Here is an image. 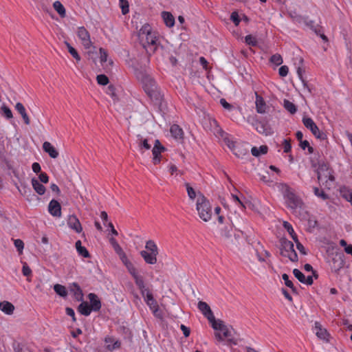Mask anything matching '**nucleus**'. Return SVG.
Returning <instances> with one entry per match:
<instances>
[{
    "mask_svg": "<svg viewBox=\"0 0 352 352\" xmlns=\"http://www.w3.org/2000/svg\"><path fill=\"white\" fill-rule=\"evenodd\" d=\"M196 209L199 218L204 222H208L211 219L212 214L211 205L206 197L200 192L198 194Z\"/></svg>",
    "mask_w": 352,
    "mask_h": 352,
    "instance_id": "f257e3e1",
    "label": "nucleus"
},
{
    "mask_svg": "<svg viewBox=\"0 0 352 352\" xmlns=\"http://www.w3.org/2000/svg\"><path fill=\"white\" fill-rule=\"evenodd\" d=\"M283 195L286 200V204L289 208L296 212L298 208H301L303 203L298 196L292 190L290 187L287 184L283 186Z\"/></svg>",
    "mask_w": 352,
    "mask_h": 352,
    "instance_id": "f03ea898",
    "label": "nucleus"
},
{
    "mask_svg": "<svg viewBox=\"0 0 352 352\" xmlns=\"http://www.w3.org/2000/svg\"><path fill=\"white\" fill-rule=\"evenodd\" d=\"M142 295L146 302V305L149 307L153 315L158 318H162L163 316L162 310L159 308L157 301L154 299L152 292L148 287H142L141 289Z\"/></svg>",
    "mask_w": 352,
    "mask_h": 352,
    "instance_id": "7ed1b4c3",
    "label": "nucleus"
},
{
    "mask_svg": "<svg viewBox=\"0 0 352 352\" xmlns=\"http://www.w3.org/2000/svg\"><path fill=\"white\" fill-rule=\"evenodd\" d=\"M143 88L146 94L155 100L161 98V93L156 85L155 81L150 76H146L142 79Z\"/></svg>",
    "mask_w": 352,
    "mask_h": 352,
    "instance_id": "20e7f679",
    "label": "nucleus"
},
{
    "mask_svg": "<svg viewBox=\"0 0 352 352\" xmlns=\"http://www.w3.org/2000/svg\"><path fill=\"white\" fill-rule=\"evenodd\" d=\"M280 252L283 256L287 257L291 261H298V255L294 248V243L285 238L280 239Z\"/></svg>",
    "mask_w": 352,
    "mask_h": 352,
    "instance_id": "39448f33",
    "label": "nucleus"
},
{
    "mask_svg": "<svg viewBox=\"0 0 352 352\" xmlns=\"http://www.w3.org/2000/svg\"><path fill=\"white\" fill-rule=\"evenodd\" d=\"M318 165L317 176L319 182L327 183L328 181L333 182L335 180L333 175V170L327 163L318 162Z\"/></svg>",
    "mask_w": 352,
    "mask_h": 352,
    "instance_id": "423d86ee",
    "label": "nucleus"
},
{
    "mask_svg": "<svg viewBox=\"0 0 352 352\" xmlns=\"http://www.w3.org/2000/svg\"><path fill=\"white\" fill-rule=\"evenodd\" d=\"M302 123L307 129H309L311 131L312 134L316 138L320 140H324L327 139V135L324 132L320 131L318 126L316 124V123L311 118L303 117Z\"/></svg>",
    "mask_w": 352,
    "mask_h": 352,
    "instance_id": "0eeeda50",
    "label": "nucleus"
},
{
    "mask_svg": "<svg viewBox=\"0 0 352 352\" xmlns=\"http://www.w3.org/2000/svg\"><path fill=\"white\" fill-rule=\"evenodd\" d=\"M76 34L85 49L88 50L91 48L92 46V42L91 41L90 34L85 27H78L76 31Z\"/></svg>",
    "mask_w": 352,
    "mask_h": 352,
    "instance_id": "6e6552de",
    "label": "nucleus"
},
{
    "mask_svg": "<svg viewBox=\"0 0 352 352\" xmlns=\"http://www.w3.org/2000/svg\"><path fill=\"white\" fill-rule=\"evenodd\" d=\"M143 47L148 52H154L157 49V39L154 36L153 32L148 34V35L145 36L144 41H140Z\"/></svg>",
    "mask_w": 352,
    "mask_h": 352,
    "instance_id": "1a4fd4ad",
    "label": "nucleus"
},
{
    "mask_svg": "<svg viewBox=\"0 0 352 352\" xmlns=\"http://www.w3.org/2000/svg\"><path fill=\"white\" fill-rule=\"evenodd\" d=\"M166 150L165 147L162 145L160 140H156L155 141L154 146L152 149L153 153V163L154 164H158L162 160V153Z\"/></svg>",
    "mask_w": 352,
    "mask_h": 352,
    "instance_id": "9d476101",
    "label": "nucleus"
},
{
    "mask_svg": "<svg viewBox=\"0 0 352 352\" xmlns=\"http://www.w3.org/2000/svg\"><path fill=\"white\" fill-rule=\"evenodd\" d=\"M67 223L68 227L74 230L76 233H81L82 232L81 223L75 214H72L68 217Z\"/></svg>",
    "mask_w": 352,
    "mask_h": 352,
    "instance_id": "9b49d317",
    "label": "nucleus"
},
{
    "mask_svg": "<svg viewBox=\"0 0 352 352\" xmlns=\"http://www.w3.org/2000/svg\"><path fill=\"white\" fill-rule=\"evenodd\" d=\"M254 126L256 130L261 134L267 136L273 133V130L267 122L264 121H256Z\"/></svg>",
    "mask_w": 352,
    "mask_h": 352,
    "instance_id": "f8f14e48",
    "label": "nucleus"
},
{
    "mask_svg": "<svg viewBox=\"0 0 352 352\" xmlns=\"http://www.w3.org/2000/svg\"><path fill=\"white\" fill-rule=\"evenodd\" d=\"M48 212L51 215L55 217H61V206L59 202L55 199L50 201L48 205Z\"/></svg>",
    "mask_w": 352,
    "mask_h": 352,
    "instance_id": "ddd939ff",
    "label": "nucleus"
},
{
    "mask_svg": "<svg viewBox=\"0 0 352 352\" xmlns=\"http://www.w3.org/2000/svg\"><path fill=\"white\" fill-rule=\"evenodd\" d=\"M313 331L318 338L328 341L329 335L327 329L323 328L319 322H315Z\"/></svg>",
    "mask_w": 352,
    "mask_h": 352,
    "instance_id": "4468645a",
    "label": "nucleus"
},
{
    "mask_svg": "<svg viewBox=\"0 0 352 352\" xmlns=\"http://www.w3.org/2000/svg\"><path fill=\"white\" fill-rule=\"evenodd\" d=\"M232 330L233 329L231 327H228L225 324L220 331L222 332V334L219 332H216L214 333V336L219 341H223L225 338L230 339L232 337Z\"/></svg>",
    "mask_w": 352,
    "mask_h": 352,
    "instance_id": "2eb2a0df",
    "label": "nucleus"
},
{
    "mask_svg": "<svg viewBox=\"0 0 352 352\" xmlns=\"http://www.w3.org/2000/svg\"><path fill=\"white\" fill-rule=\"evenodd\" d=\"M294 276L302 283L310 285L313 283V276L311 275L307 277L298 269L293 270Z\"/></svg>",
    "mask_w": 352,
    "mask_h": 352,
    "instance_id": "dca6fc26",
    "label": "nucleus"
},
{
    "mask_svg": "<svg viewBox=\"0 0 352 352\" xmlns=\"http://www.w3.org/2000/svg\"><path fill=\"white\" fill-rule=\"evenodd\" d=\"M140 254L143 258L145 263L147 264L155 265L157 262V254L153 253V254L151 252H148L146 250H142L140 252Z\"/></svg>",
    "mask_w": 352,
    "mask_h": 352,
    "instance_id": "f3484780",
    "label": "nucleus"
},
{
    "mask_svg": "<svg viewBox=\"0 0 352 352\" xmlns=\"http://www.w3.org/2000/svg\"><path fill=\"white\" fill-rule=\"evenodd\" d=\"M198 308L208 320L212 319L214 317V314L212 312L210 307L206 302L203 301L199 302Z\"/></svg>",
    "mask_w": 352,
    "mask_h": 352,
    "instance_id": "a211bd4d",
    "label": "nucleus"
},
{
    "mask_svg": "<svg viewBox=\"0 0 352 352\" xmlns=\"http://www.w3.org/2000/svg\"><path fill=\"white\" fill-rule=\"evenodd\" d=\"M220 234L224 239L232 241L233 235V228L231 224L227 223V225L220 228Z\"/></svg>",
    "mask_w": 352,
    "mask_h": 352,
    "instance_id": "6ab92c4d",
    "label": "nucleus"
},
{
    "mask_svg": "<svg viewBox=\"0 0 352 352\" xmlns=\"http://www.w3.org/2000/svg\"><path fill=\"white\" fill-rule=\"evenodd\" d=\"M88 298L90 301V306L93 311H98L101 308V302L98 297L95 294L90 293L88 295Z\"/></svg>",
    "mask_w": 352,
    "mask_h": 352,
    "instance_id": "aec40b11",
    "label": "nucleus"
},
{
    "mask_svg": "<svg viewBox=\"0 0 352 352\" xmlns=\"http://www.w3.org/2000/svg\"><path fill=\"white\" fill-rule=\"evenodd\" d=\"M256 109L258 113H266L267 105L264 99L256 93Z\"/></svg>",
    "mask_w": 352,
    "mask_h": 352,
    "instance_id": "412c9836",
    "label": "nucleus"
},
{
    "mask_svg": "<svg viewBox=\"0 0 352 352\" xmlns=\"http://www.w3.org/2000/svg\"><path fill=\"white\" fill-rule=\"evenodd\" d=\"M43 149L52 158H56L58 156V152L55 147L49 142H45L43 144Z\"/></svg>",
    "mask_w": 352,
    "mask_h": 352,
    "instance_id": "4be33fe9",
    "label": "nucleus"
},
{
    "mask_svg": "<svg viewBox=\"0 0 352 352\" xmlns=\"http://www.w3.org/2000/svg\"><path fill=\"white\" fill-rule=\"evenodd\" d=\"M15 109L21 116V117L24 121V123L27 125H29L30 124V120L26 113V110H25L23 104L21 102H17L15 105Z\"/></svg>",
    "mask_w": 352,
    "mask_h": 352,
    "instance_id": "5701e85b",
    "label": "nucleus"
},
{
    "mask_svg": "<svg viewBox=\"0 0 352 352\" xmlns=\"http://www.w3.org/2000/svg\"><path fill=\"white\" fill-rule=\"evenodd\" d=\"M104 342L106 344L107 349L111 351L118 349L120 346V342L118 340H115V339L111 336L105 338Z\"/></svg>",
    "mask_w": 352,
    "mask_h": 352,
    "instance_id": "b1692460",
    "label": "nucleus"
},
{
    "mask_svg": "<svg viewBox=\"0 0 352 352\" xmlns=\"http://www.w3.org/2000/svg\"><path fill=\"white\" fill-rule=\"evenodd\" d=\"M170 132L172 136L175 139L182 140L184 138V131L177 124H173L170 126Z\"/></svg>",
    "mask_w": 352,
    "mask_h": 352,
    "instance_id": "393cba45",
    "label": "nucleus"
},
{
    "mask_svg": "<svg viewBox=\"0 0 352 352\" xmlns=\"http://www.w3.org/2000/svg\"><path fill=\"white\" fill-rule=\"evenodd\" d=\"M31 183L34 190L40 195H43L45 192V187L36 178H32Z\"/></svg>",
    "mask_w": 352,
    "mask_h": 352,
    "instance_id": "a878e982",
    "label": "nucleus"
},
{
    "mask_svg": "<svg viewBox=\"0 0 352 352\" xmlns=\"http://www.w3.org/2000/svg\"><path fill=\"white\" fill-rule=\"evenodd\" d=\"M78 311L80 314L88 316L90 315L93 309L87 303V302L83 301L79 305Z\"/></svg>",
    "mask_w": 352,
    "mask_h": 352,
    "instance_id": "bb28decb",
    "label": "nucleus"
},
{
    "mask_svg": "<svg viewBox=\"0 0 352 352\" xmlns=\"http://www.w3.org/2000/svg\"><path fill=\"white\" fill-rule=\"evenodd\" d=\"M0 309L6 314L11 315L13 314L14 307L8 301H3L0 302Z\"/></svg>",
    "mask_w": 352,
    "mask_h": 352,
    "instance_id": "cd10ccee",
    "label": "nucleus"
},
{
    "mask_svg": "<svg viewBox=\"0 0 352 352\" xmlns=\"http://www.w3.org/2000/svg\"><path fill=\"white\" fill-rule=\"evenodd\" d=\"M162 17L167 27L171 28L175 24V18L173 14L168 12H162Z\"/></svg>",
    "mask_w": 352,
    "mask_h": 352,
    "instance_id": "c85d7f7f",
    "label": "nucleus"
},
{
    "mask_svg": "<svg viewBox=\"0 0 352 352\" xmlns=\"http://www.w3.org/2000/svg\"><path fill=\"white\" fill-rule=\"evenodd\" d=\"M281 292L289 301H292V294H297L296 287H282Z\"/></svg>",
    "mask_w": 352,
    "mask_h": 352,
    "instance_id": "c756f323",
    "label": "nucleus"
},
{
    "mask_svg": "<svg viewBox=\"0 0 352 352\" xmlns=\"http://www.w3.org/2000/svg\"><path fill=\"white\" fill-rule=\"evenodd\" d=\"M145 248L146 250V251L151 252L153 254V253L159 254L157 245L153 240H148L146 242Z\"/></svg>",
    "mask_w": 352,
    "mask_h": 352,
    "instance_id": "7c9ffc66",
    "label": "nucleus"
},
{
    "mask_svg": "<svg viewBox=\"0 0 352 352\" xmlns=\"http://www.w3.org/2000/svg\"><path fill=\"white\" fill-rule=\"evenodd\" d=\"M268 147L266 145H262L259 148L254 146L251 149L252 155L254 157H258L261 154H266Z\"/></svg>",
    "mask_w": 352,
    "mask_h": 352,
    "instance_id": "2f4dec72",
    "label": "nucleus"
},
{
    "mask_svg": "<svg viewBox=\"0 0 352 352\" xmlns=\"http://www.w3.org/2000/svg\"><path fill=\"white\" fill-rule=\"evenodd\" d=\"M152 32L151 28L148 24L144 25L138 32V36L140 41H144L145 36Z\"/></svg>",
    "mask_w": 352,
    "mask_h": 352,
    "instance_id": "473e14b6",
    "label": "nucleus"
},
{
    "mask_svg": "<svg viewBox=\"0 0 352 352\" xmlns=\"http://www.w3.org/2000/svg\"><path fill=\"white\" fill-rule=\"evenodd\" d=\"M54 10L58 12L60 17H65L66 16V11L63 4L59 1H56L53 3Z\"/></svg>",
    "mask_w": 352,
    "mask_h": 352,
    "instance_id": "72a5a7b5",
    "label": "nucleus"
},
{
    "mask_svg": "<svg viewBox=\"0 0 352 352\" xmlns=\"http://www.w3.org/2000/svg\"><path fill=\"white\" fill-rule=\"evenodd\" d=\"M211 324L212 327L216 331H221L225 325L224 322L221 320H216L214 316L212 319L208 320Z\"/></svg>",
    "mask_w": 352,
    "mask_h": 352,
    "instance_id": "f704fd0d",
    "label": "nucleus"
},
{
    "mask_svg": "<svg viewBox=\"0 0 352 352\" xmlns=\"http://www.w3.org/2000/svg\"><path fill=\"white\" fill-rule=\"evenodd\" d=\"M12 347L14 352H32L25 344L18 342H14Z\"/></svg>",
    "mask_w": 352,
    "mask_h": 352,
    "instance_id": "c9c22d12",
    "label": "nucleus"
},
{
    "mask_svg": "<svg viewBox=\"0 0 352 352\" xmlns=\"http://www.w3.org/2000/svg\"><path fill=\"white\" fill-rule=\"evenodd\" d=\"M283 226L284 228L288 232L292 239L294 241H297L298 236L295 233L292 226L287 221H283Z\"/></svg>",
    "mask_w": 352,
    "mask_h": 352,
    "instance_id": "e433bc0d",
    "label": "nucleus"
},
{
    "mask_svg": "<svg viewBox=\"0 0 352 352\" xmlns=\"http://www.w3.org/2000/svg\"><path fill=\"white\" fill-rule=\"evenodd\" d=\"M340 194L343 198H344L348 201H350L352 199V189L343 187L340 189Z\"/></svg>",
    "mask_w": 352,
    "mask_h": 352,
    "instance_id": "4c0bfd02",
    "label": "nucleus"
},
{
    "mask_svg": "<svg viewBox=\"0 0 352 352\" xmlns=\"http://www.w3.org/2000/svg\"><path fill=\"white\" fill-rule=\"evenodd\" d=\"M284 107L292 114H294L297 111L296 106L288 100H284Z\"/></svg>",
    "mask_w": 352,
    "mask_h": 352,
    "instance_id": "58836bf2",
    "label": "nucleus"
},
{
    "mask_svg": "<svg viewBox=\"0 0 352 352\" xmlns=\"http://www.w3.org/2000/svg\"><path fill=\"white\" fill-rule=\"evenodd\" d=\"M65 45L67 47L69 54L76 60L77 62L80 60V56L75 48H74L69 43L65 42Z\"/></svg>",
    "mask_w": 352,
    "mask_h": 352,
    "instance_id": "ea45409f",
    "label": "nucleus"
},
{
    "mask_svg": "<svg viewBox=\"0 0 352 352\" xmlns=\"http://www.w3.org/2000/svg\"><path fill=\"white\" fill-rule=\"evenodd\" d=\"M71 292H73L74 296L76 300L82 301L83 300V293L80 287L72 288Z\"/></svg>",
    "mask_w": 352,
    "mask_h": 352,
    "instance_id": "a19ab883",
    "label": "nucleus"
},
{
    "mask_svg": "<svg viewBox=\"0 0 352 352\" xmlns=\"http://www.w3.org/2000/svg\"><path fill=\"white\" fill-rule=\"evenodd\" d=\"M305 71L300 67H298L297 69V74H298V76L299 77V78L300 79V80L302 81V84H303V87L306 89H307L309 93H311V89L309 88V87L308 86V84H307V82L303 78V72Z\"/></svg>",
    "mask_w": 352,
    "mask_h": 352,
    "instance_id": "79ce46f5",
    "label": "nucleus"
},
{
    "mask_svg": "<svg viewBox=\"0 0 352 352\" xmlns=\"http://www.w3.org/2000/svg\"><path fill=\"white\" fill-rule=\"evenodd\" d=\"M270 60L276 66L280 65L283 63L282 56L278 54L272 55Z\"/></svg>",
    "mask_w": 352,
    "mask_h": 352,
    "instance_id": "37998d69",
    "label": "nucleus"
},
{
    "mask_svg": "<svg viewBox=\"0 0 352 352\" xmlns=\"http://www.w3.org/2000/svg\"><path fill=\"white\" fill-rule=\"evenodd\" d=\"M97 82L101 85H106L109 83V78L104 74L98 75L96 77Z\"/></svg>",
    "mask_w": 352,
    "mask_h": 352,
    "instance_id": "c03bdc74",
    "label": "nucleus"
},
{
    "mask_svg": "<svg viewBox=\"0 0 352 352\" xmlns=\"http://www.w3.org/2000/svg\"><path fill=\"white\" fill-rule=\"evenodd\" d=\"M188 195L190 199H195L196 197V192L194 188L190 186L188 183L185 184Z\"/></svg>",
    "mask_w": 352,
    "mask_h": 352,
    "instance_id": "a18cd8bd",
    "label": "nucleus"
},
{
    "mask_svg": "<svg viewBox=\"0 0 352 352\" xmlns=\"http://www.w3.org/2000/svg\"><path fill=\"white\" fill-rule=\"evenodd\" d=\"M1 110L3 111V116L7 118V119H11L13 118V115H12V111L10 110V109L9 107H8L6 105L3 104L2 107H1Z\"/></svg>",
    "mask_w": 352,
    "mask_h": 352,
    "instance_id": "49530a36",
    "label": "nucleus"
},
{
    "mask_svg": "<svg viewBox=\"0 0 352 352\" xmlns=\"http://www.w3.org/2000/svg\"><path fill=\"white\" fill-rule=\"evenodd\" d=\"M314 192L315 195L322 198L323 200H326L329 198L328 195L322 190H320L317 187L314 188Z\"/></svg>",
    "mask_w": 352,
    "mask_h": 352,
    "instance_id": "de8ad7c7",
    "label": "nucleus"
},
{
    "mask_svg": "<svg viewBox=\"0 0 352 352\" xmlns=\"http://www.w3.org/2000/svg\"><path fill=\"white\" fill-rule=\"evenodd\" d=\"M138 146L140 150H142L143 148L149 150L151 148V145L148 143L147 139H142V138L140 140Z\"/></svg>",
    "mask_w": 352,
    "mask_h": 352,
    "instance_id": "09e8293b",
    "label": "nucleus"
},
{
    "mask_svg": "<svg viewBox=\"0 0 352 352\" xmlns=\"http://www.w3.org/2000/svg\"><path fill=\"white\" fill-rule=\"evenodd\" d=\"M14 246L16 247L19 254H22L24 248V243L21 239H15L14 241Z\"/></svg>",
    "mask_w": 352,
    "mask_h": 352,
    "instance_id": "8fccbe9b",
    "label": "nucleus"
},
{
    "mask_svg": "<svg viewBox=\"0 0 352 352\" xmlns=\"http://www.w3.org/2000/svg\"><path fill=\"white\" fill-rule=\"evenodd\" d=\"M120 4L123 14H126L129 12V3L126 0H120Z\"/></svg>",
    "mask_w": 352,
    "mask_h": 352,
    "instance_id": "3c124183",
    "label": "nucleus"
},
{
    "mask_svg": "<svg viewBox=\"0 0 352 352\" xmlns=\"http://www.w3.org/2000/svg\"><path fill=\"white\" fill-rule=\"evenodd\" d=\"M99 52H100V63H101V64H103L104 63L107 61L108 54H107V51L102 47H100L99 49Z\"/></svg>",
    "mask_w": 352,
    "mask_h": 352,
    "instance_id": "603ef678",
    "label": "nucleus"
},
{
    "mask_svg": "<svg viewBox=\"0 0 352 352\" xmlns=\"http://www.w3.org/2000/svg\"><path fill=\"white\" fill-rule=\"evenodd\" d=\"M77 252L79 255L83 256L84 258H89L90 257V254H89L88 250L84 246H81L79 249L77 250Z\"/></svg>",
    "mask_w": 352,
    "mask_h": 352,
    "instance_id": "864d4df0",
    "label": "nucleus"
},
{
    "mask_svg": "<svg viewBox=\"0 0 352 352\" xmlns=\"http://www.w3.org/2000/svg\"><path fill=\"white\" fill-rule=\"evenodd\" d=\"M54 291L57 294L62 297H66L67 295V287H54Z\"/></svg>",
    "mask_w": 352,
    "mask_h": 352,
    "instance_id": "5fc2aeb1",
    "label": "nucleus"
},
{
    "mask_svg": "<svg viewBox=\"0 0 352 352\" xmlns=\"http://www.w3.org/2000/svg\"><path fill=\"white\" fill-rule=\"evenodd\" d=\"M294 242L296 243V248L298 250V251L302 254L306 255L307 254L306 250H305V247L303 246V245L299 241L298 239H297V241H294Z\"/></svg>",
    "mask_w": 352,
    "mask_h": 352,
    "instance_id": "6e6d98bb",
    "label": "nucleus"
},
{
    "mask_svg": "<svg viewBox=\"0 0 352 352\" xmlns=\"http://www.w3.org/2000/svg\"><path fill=\"white\" fill-rule=\"evenodd\" d=\"M283 150L285 153H289L291 151L292 146L290 143V140H288L287 139L283 140Z\"/></svg>",
    "mask_w": 352,
    "mask_h": 352,
    "instance_id": "4d7b16f0",
    "label": "nucleus"
},
{
    "mask_svg": "<svg viewBox=\"0 0 352 352\" xmlns=\"http://www.w3.org/2000/svg\"><path fill=\"white\" fill-rule=\"evenodd\" d=\"M289 68L286 65L281 66L278 69V74L280 76L285 77L288 74Z\"/></svg>",
    "mask_w": 352,
    "mask_h": 352,
    "instance_id": "13d9d810",
    "label": "nucleus"
},
{
    "mask_svg": "<svg viewBox=\"0 0 352 352\" xmlns=\"http://www.w3.org/2000/svg\"><path fill=\"white\" fill-rule=\"evenodd\" d=\"M245 39V42L248 45H251L252 46H254V45H256V38L254 37H253L252 36H251V35L246 36Z\"/></svg>",
    "mask_w": 352,
    "mask_h": 352,
    "instance_id": "bf43d9fd",
    "label": "nucleus"
},
{
    "mask_svg": "<svg viewBox=\"0 0 352 352\" xmlns=\"http://www.w3.org/2000/svg\"><path fill=\"white\" fill-rule=\"evenodd\" d=\"M304 269L307 272H311L312 274H313L312 276L314 277L315 278H318V274L316 273V271H314L313 270V267H312V266L310 264H305V266H304Z\"/></svg>",
    "mask_w": 352,
    "mask_h": 352,
    "instance_id": "052dcab7",
    "label": "nucleus"
},
{
    "mask_svg": "<svg viewBox=\"0 0 352 352\" xmlns=\"http://www.w3.org/2000/svg\"><path fill=\"white\" fill-rule=\"evenodd\" d=\"M230 19L233 21V23L236 25H238L239 24V23H240L239 16L238 14L236 12H232L231 14Z\"/></svg>",
    "mask_w": 352,
    "mask_h": 352,
    "instance_id": "680f3d73",
    "label": "nucleus"
},
{
    "mask_svg": "<svg viewBox=\"0 0 352 352\" xmlns=\"http://www.w3.org/2000/svg\"><path fill=\"white\" fill-rule=\"evenodd\" d=\"M38 178L40 182L47 184L49 182V177L45 173H41Z\"/></svg>",
    "mask_w": 352,
    "mask_h": 352,
    "instance_id": "e2e57ef3",
    "label": "nucleus"
},
{
    "mask_svg": "<svg viewBox=\"0 0 352 352\" xmlns=\"http://www.w3.org/2000/svg\"><path fill=\"white\" fill-rule=\"evenodd\" d=\"M123 264L127 267L130 265L132 263L128 259L126 254L124 253V254L119 256Z\"/></svg>",
    "mask_w": 352,
    "mask_h": 352,
    "instance_id": "0e129e2a",
    "label": "nucleus"
},
{
    "mask_svg": "<svg viewBox=\"0 0 352 352\" xmlns=\"http://www.w3.org/2000/svg\"><path fill=\"white\" fill-rule=\"evenodd\" d=\"M113 248L114 250V251L116 252V253L120 256L122 254H124L125 252L123 251L122 248H121V246L118 244L113 246Z\"/></svg>",
    "mask_w": 352,
    "mask_h": 352,
    "instance_id": "69168bd1",
    "label": "nucleus"
},
{
    "mask_svg": "<svg viewBox=\"0 0 352 352\" xmlns=\"http://www.w3.org/2000/svg\"><path fill=\"white\" fill-rule=\"evenodd\" d=\"M133 277L135 280V283L138 286H143V284H144L143 279H142V276L138 274V273L136 274Z\"/></svg>",
    "mask_w": 352,
    "mask_h": 352,
    "instance_id": "338daca9",
    "label": "nucleus"
},
{
    "mask_svg": "<svg viewBox=\"0 0 352 352\" xmlns=\"http://www.w3.org/2000/svg\"><path fill=\"white\" fill-rule=\"evenodd\" d=\"M22 272L24 276H28L31 274L32 270L29 267V266L26 263H25L23 265Z\"/></svg>",
    "mask_w": 352,
    "mask_h": 352,
    "instance_id": "774afa93",
    "label": "nucleus"
}]
</instances>
